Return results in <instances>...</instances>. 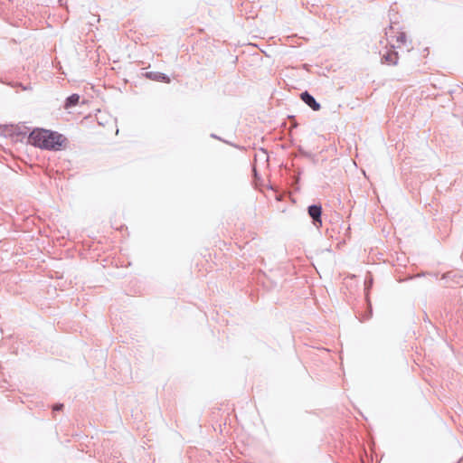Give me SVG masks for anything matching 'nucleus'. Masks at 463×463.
Listing matches in <instances>:
<instances>
[{
    "instance_id": "7",
    "label": "nucleus",
    "mask_w": 463,
    "mask_h": 463,
    "mask_svg": "<svg viewBox=\"0 0 463 463\" xmlns=\"http://www.w3.org/2000/svg\"><path fill=\"white\" fill-rule=\"evenodd\" d=\"M62 406H63L62 404L55 405V406L53 407V410H54V411H56V410H61V409L62 408Z\"/></svg>"
},
{
    "instance_id": "4",
    "label": "nucleus",
    "mask_w": 463,
    "mask_h": 463,
    "mask_svg": "<svg viewBox=\"0 0 463 463\" xmlns=\"http://www.w3.org/2000/svg\"><path fill=\"white\" fill-rule=\"evenodd\" d=\"M308 213L316 222H318L321 225V223H322L321 219H320L321 213H322L321 206H319V205L309 206Z\"/></svg>"
},
{
    "instance_id": "1",
    "label": "nucleus",
    "mask_w": 463,
    "mask_h": 463,
    "mask_svg": "<svg viewBox=\"0 0 463 463\" xmlns=\"http://www.w3.org/2000/svg\"><path fill=\"white\" fill-rule=\"evenodd\" d=\"M28 142L41 149L60 151L66 147L68 139L57 131L38 128L30 133Z\"/></svg>"
},
{
    "instance_id": "3",
    "label": "nucleus",
    "mask_w": 463,
    "mask_h": 463,
    "mask_svg": "<svg viewBox=\"0 0 463 463\" xmlns=\"http://www.w3.org/2000/svg\"><path fill=\"white\" fill-rule=\"evenodd\" d=\"M392 43L393 47L400 48L406 43L407 36L403 32H397L392 36Z\"/></svg>"
},
{
    "instance_id": "2",
    "label": "nucleus",
    "mask_w": 463,
    "mask_h": 463,
    "mask_svg": "<svg viewBox=\"0 0 463 463\" xmlns=\"http://www.w3.org/2000/svg\"><path fill=\"white\" fill-rule=\"evenodd\" d=\"M300 98L313 110L317 111L320 109V104L307 91L301 93Z\"/></svg>"
},
{
    "instance_id": "6",
    "label": "nucleus",
    "mask_w": 463,
    "mask_h": 463,
    "mask_svg": "<svg viewBox=\"0 0 463 463\" xmlns=\"http://www.w3.org/2000/svg\"><path fill=\"white\" fill-rule=\"evenodd\" d=\"M384 59L389 64H395L398 57L396 53H389L384 56Z\"/></svg>"
},
{
    "instance_id": "5",
    "label": "nucleus",
    "mask_w": 463,
    "mask_h": 463,
    "mask_svg": "<svg viewBox=\"0 0 463 463\" xmlns=\"http://www.w3.org/2000/svg\"><path fill=\"white\" fill-rule=\"evenodd\" d=\"M80 102V96L78 94H72L70 97L67 98L64 109H69L76 105H78Z\"/></svg>"
}]
</instances>
